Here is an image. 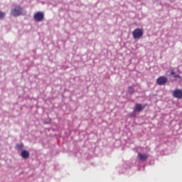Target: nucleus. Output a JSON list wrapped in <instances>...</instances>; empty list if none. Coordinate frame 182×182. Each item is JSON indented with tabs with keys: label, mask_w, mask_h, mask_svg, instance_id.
Wrapping results in <instances>:
<instances>
[{
	"label": "nucleus",
	"mask_w": 182,
	"mask_h": 182,
	"mask_svg": "<svg viewBox=\"0 0 182 182\" xmlns=\"http://www.w3.org/2000/svg\"><path fill=\"white\" fill-rule=\"evenodd\" d=\"M22 14H23V8L19 5H15L11 9L12 16H21Z\"/></svg>",
	"instance_id": "1"
},
{
	"label": "nucleus",
	"mask_w": 182,
	"mask_h": 182,
	"mask_svg": "<svg viewBox=\"0 0 182 182\" xmlns=\"http://www.w3.org/2000/svg\"><path fill=\"white\" fill-rule=\"evenodd\" d=\"M33 19L36 22H42L45 19V14L41 11H38L34 14Z\"/></svg>",
	"instance_id": "2"
},
{
	"label": "nucleus",
	"mask_w": 182,
	"mask_h": 182,
	"mask_svg": "<svg viewBox=\"0 0 182 182\" xmlns=\"http://www.w3.org/2000/svg\"><path fill=\"white\" fill-rule=\"evenodd\" d=\"M143 30H141V28H136L132 32L134 39H140V38L143 36Z\"/></svg>",
	"instance_id": "3"
},
{
	"label": "nucleus",
	"mask_w": 182,
	"mask_h": 182,
	"mask_svg": "<svg viewBox=\"0 0 182 182\" xmlns=\"http://www.w3.org/2000/svg\"><path fill=\"white\" fill-rule=\"evenodd\" d=\"M167 82H168V80L165 76H160L156 79V83L159 85V86H164Z\"/></svg>",
	"instance_id": "4"
},
{
	"label": "nucleus",
	"mask_w": 182,
	"mask_h": 182,
	"mask_svg": "<svg viewBox=\"0 0 182 182\" xmlns=\"http://www.w3.org/2000/svg\"><path fill=\"white\" fill-rule=\"evenodd\" d=\"M149 157H150V155L148 154H142L141 152H139L137 155V159L139 161H146Z\"/></svg>",
	"instance_id": "5"
},
{
	"label": "nucleus",
	"mask_w": 182,
	"mask_h": 182,
	"mask_svg": "<svg viewBox=\"0 0 182 182\" xmlns=\"http://www.w3.org/2000/svg\"><path fill=\"white\" fill-rule=\"evenodd\" d=\"M146 107V105H143L141 104H136L134 107V112L136 113H140V112H143L144 109Z\"/></svg>",
	"instance_id": "6"
},
{
	"label": "nucleus",
	"mask_w": 182,
	"mask_h": 182,
	"mask_svg": "<svg viewBox=\"0 0 182 182\" xmlns=\"http://www.w3.org/2000/svg\"><path fill=\"white\" fill-rule=\"evenodd\" d=\"M173 96L176 97V99H182V90L180 89L175 90Z\"/></svg>",
	"instance_id": "7"
},
{
	"label": "nucleus",
	"mask_w": 182,
	"mask_h": 182,
	"mask_svg": "<svg viewBox=\"0 0 182 182\" xmlns=\"http://www.w3.org/2000/svg\"><path fill=\"white\" fill-rule=\"evenodd\" d=\"M21 156L23 159H24V160H26V159H29V151H28L27 150H23L21 153Z\"/></svg>",
	"instance_id": "8"
},
{
	"label": "nucleus",
	"mask_w": 182,
	"mask_h": 182,
	"mask_svg": "<svg viewBox=\"0 0 182 182\" xmlns=\"http://www.w3.org/2000/svg\"><path fill=\"white\" fill-rule=\"evenodd\" d=\"M171 76H173V77L175 78L178 77V79H181V77L180 76V75L176 74V73L173 70L171 72Z\"/></svg>",
	"instance_id": "9"
},
{
	"label": "nucleus",
	"mask_w": 182,
	"mask_h": 182,
	"mask_svg": "<svg viewBox=\"0 0 182 182\" xmlns=\"http://www.w3.org/2000/svg\"><path fill=\"white\" fill-rule=\"evenodd\" d=\"M128 93L129 95H133V93H134V88L133 87H132V86H129L128 87Z\"/></svg>",
	"instance_id": "10"
},
{
	"label": "nucleus",
	"mask_w": 182,
	"mask_h": 182,
	"mask_svg": "<svg viewBox=\"0 0 182 182\" xmlns=\"http://www.w3.org/2000/svg\"><path fill=\"white\" fill-rule=\"evenodd\" d=\"M23 147H24V145H23V144H16V149H18V150H22L23 149Z\"/></svg>",
	"instance_id": "11"
},
{
	"label": "nucleus",
	"mask_w": 182,
	"mask_h": 182,
	"mask_svg": "<svg viewBox=\"0 0 182 182\" xmlns=\"http://www.w3.org/2000/svg\"><path fill=\"white\" fill-rule=\"evenodd\" d=\"M6 16V14L4 11H0V19H4Z\"/></svg>",
	"instance_id": "12"
},
{
	"label": "nucleus",
	"mask_w": 182,
	"mask_h": 182,
	"mask_svg": "<svg viewBox=\"0 0 182 182\" xmlns=\"http://www.w3.org/2000/svg\"><path fill=\"white\" fill-rule=\"evenodd\" d=\"M50 122H52V120L50 119H47L44 120V124H50Z\"/></svg>",
	"instance_id": "13"
},
{
	"label": "nucleus",
	"mask_w": 182,
	"mask_h": 182,
	"mask_svg": "<svg viewBox=\"0 0 182 182\" xmlns=\"http://www.w3.org/2000/svg\"><path fill=\"white\" fill-rule=\"evenodd\" d=\"M136 112H134V111L132 112V114H131V115L133 117H134V116H136Z\"/></svg>",
	"instance_id": "14"
}]
</instances>
